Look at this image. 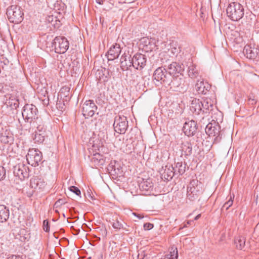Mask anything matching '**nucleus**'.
<instances>
[{"label": "nucleus", "mask_w": 259, "mask_h": 259, "mask_svg": "<svg viewBox=\"0 0 259 259\" xmlns=\"http://www.w3.org/2000/svg\"><path fill=\"white\" fill-rule=\"evenodd\" d=\"M228 17L232 21L240 20L244 14L243 6L239 3L233 2L229 5L227 10Z\"/></svg>", "instance_id": "1"}, {"label": "nucleus", "mask_w": 259, "mask_h": 259, "mask_svg": "<svg viewBox=\"0 0 259 259\" xmlns=\"http://www.w3.org/2000/svg\"><path fill=\"white\" fill-rule=\"evenodd\" d=\"M7 15L12 23L18 24L23 20V13L20 8L16 5L11 6L7 9Z\"/></svg>", "instance_id": "2"}, {"label": "nucleus", "mask_w": 259, "mask_h": 259, "mask_svg": "<svg viewBox=\"0 0 259 259\" xmlns=\"http://www.w3.org/2000/svg\"><path fill=\"white\" fill-rule=\"evenodd\" d=\"M154 79L157 81H160L161 83L165 85H169L172 78V76L168 74L167 70L162 67L157 68L154 72L153 75Z\"/></svg>", "instance_id": "3"}, {"label": "nucleus", "mask_w": 259, "mask_h": 259, "mask_svg": "<svg viewBox=\"0 0 259 259\" xmlns=\"http://www.w3.org/2000/svg\"><path fill=\"white\" fill-rule=\"evenodd\" d=\"M55 51L58 54H64L69 48V43L64 36H56L52 42Z\"/></svg>", "instance_id": "4"}, {"label": "nucleus", "mask_w": 259, "mask_h": 259, "mask_svg": "<svg viewBox=\"0 0 259 259\" xmlns=\"http://www.w3.org/2000/svg\"><path fill=\"white\" fill-rule=\"evenodd\" d=\"M170 82L168 86L175 91H183L186 89L187 84L186 83L185 77L180 74V75L172 76L170 79Z\"/></svg>", "instance_id": "5"}, {"label": "nucleus", "mask_w": 259, "mask_h": 259, "mask_svg": "<svg viewBox=\"0 0 259 259\" xmlns=\"http://www.w3.org/2000/svg\"><path fill=\"white\" fill-rule=\"evenodd\" d=\"M197 180H193L190 183L187 188V197L191 201L196 199L201 192V184H198Z\"/></svg>", "instance_id": "6"}, {"label": "nucleus", "mask_w": 259, "mask_h": 259, "mask_svg": "<svg viewBox=\"0 0 259 259\" xmlns=\"http://www.w3.org/2000/svg\"><path fill=\"white\" fill-rule=\"evenodd\" d=\"M42 155L41 152L36 149H29L26 155L28 163L34 167L38 165L39 163L42 160Z\"/></svg>", "instance_id": "7"}, {"label": "nucleus", "mask_w": 259, "mask_h": 259, "mask_svg": "<svg viewBox=\"0 0 259 259\" xmlns=\"http://www.w3.org/2000/svg\"><path fill=\"white\" fill-rule=\"evenodd\" d=\"M37 113V109L36 107L32 104L25 105L22 111V116L24 119L27 122L35 119Z\"/></svg>", "instance_id": "8"}, {"label": "nucleus", "mask_w": 259, "mask_h": 259, "mask_svg": "<svg viewBox=\"0 0 259 259\" xmlns=\"http://www.w3.org/2000/svg\"><path fill=\"white\" fill-rule=\"evenodd\" d=\"M97 109V106L93 101H86L82 106V114L85 118H88L92 117L95 114Z\"/></svg>", "instance_id": "9"}, {"label": "nucleus", "mask_w": 259, "mask_h": 259, "mask_svg": "<svg viewBox=\"0 0 259 259\" xmlns=\"http://www.w3.org/2000/svg\"><path fill=\"white\" fill-rule=\"evenodd\" d=\"M29 168L28 166L23 162L17 164L14 167V174L18 177L20 180H23L29 176Z\"/></svg>", "instance_id": "10"}, {"label": "nucleus", "mask_w": 259, "mask_h": 259, "mask_svg": "<svg viewBox=\"0 0 259 259\" xmlns=\"http://www.w3.org/2000/svg\"><path fill=\"white\" fill-rule=\"evenodd\" d=\"M147 59L144 55L136 54L132 58L133 67L136 69H142L146 65Z\"/></svg>", "instance_id": "11"}, {"label": "nucleus", "mask_w": 259, "mask_h": 259, "mask_svg": "<svg viewBox=\"0 0 259 259\" xmlns=\"http://www.w3.org/2000/svg\"><path fill=\"white\" fill-rule=\"evenodd\" d=\"M114 130H127L128 121L124 116L118 115L115 117L113 123Z\"/></svg>", "instance_id": "12"}, {"label": "nucleus", "mask_w": 259, "mask_h": 259, "mask_svg": "<svg viewBox=\"0 0 259 259\" xmlns=\"http://www.w3.org/2000/svg\"><path fill=\"white\" fill-rule=\"evenodd\" d=\"M243 53L249 59H255L259 56V49L249 45H246L243 49Z\"/></svg>", "instance_id": "13"}, {"label": "nucleus", "mask_w": 259, "mask_h": 259, "mask_svg": "<svg viewBox=\"0 0 259 259\" xmlns=\"http://www.w3.org/2000/svg\"><path fill=\"white\" fill-rule=\"evenodd\" d=\"M46 185L44 179L39 177H34L30 180V186L35 191H40L44 189Z\"/></svg>", "instance_id": "14"}, {"label": "nucleus", "mask_w": 259, "mask_h": 259, "mask_svg": "<svg viewBox=\"0 0 259 259\" xmlns=\"http://www.w3.org/2000/svg\"><path fill=\"white\" fill-rule=\"evenodd\" d=\"M139 188L144 195H148L147 193L153 189V183L150 179L143 180L139 184Z\"/></svg>", "instance_id": "15"}, {"label": "nucleus", "mask_w": 259, "mask_h": 259, "mask_svg": "<svg viewBox=\"0 0 259 259\" xmlns=\"http://www.w3.org/2000/svg\"><path fill=\"white\" fill-rule=\"evenodd\" d=\"M13 134L10 131H1L0 132V141L4 144H11L14 141Z\"/></svg>", "instance_id": "16"}, {"label": "nucleus", "mask_w": 259, "mask_h": 259, "mask_svg": "<svg viewBox=\"0 0 259 259\" xmlns=\"http://www.w3.org/2000/svg\"><path fill=\"white\" fill-rule=\"evenodd\" d=\"M202 106H203L202 102L199 99H194L192 101L190 109L193 113L198 115L203 110Z\"/></svg>", "instance_id": "17"}, {"label": "nucleus", "mask_w": 259, "mask_h": 259, "mask_svg": "<svg viewBox=\"0 0 259 259\" xmlns=\"http://www.w3.org/2000/svg\"><path fill=\"white\" fill-rule=\"evenodd\" d=\"M208 88V84L205 83V85L203 79L201 78L198 79L195 85V89L198 94H206Z\"/></svg>", "instance_id": "18"}, {"label": "nucleus", "mask_w": 259, "mask_h": 259, "mask_svg": "<svg viewBox=\"0 0 259 259\" xmlns=\"http://www.w3.org/2000/svg\"><path fill=\"white\" fill-rule=\"evenodd\" d=\"M121 52L119 45L116 44L113 45L108 51V59L109 60H113L118 57Z\"/></svg>", "instance_id": "19"}, {"label": "nucleus", "mask_w": 259, "mask_h": 259, "mask_svg": "<svg viewBox=\"0 0 259 259\" xmlns=\"http://www.w3.org/2000/svg\"><path fill=\"white\" fill-rule=\"evenodd\" d=\"M184 70V66L183 64H180L176 62L171 63L168 66L167 71H168V74L171 75L172 74L176 73V72L180 73L181 74Z\"/></svg>", "instance_id": "20"}, {"label": "nucleus", "mask_w": 259, "mask_h": 259, "mask_svg": "<svg viewBox=\"0 0 259 259\" xmlns=\"http://www.w3.org/2000/svg\"><path fill=\"white\" fill-rule=\"evenodd\" d=\"M120 64V67L122 70H127L129 67L133 66L132 59H131V57L125 54L122 55L121 57Z\"/></svg>", "instance_id": "21"}, {"label": "nucleus", "mask_w": 259, "mask_h": 259, "mask_svg": "<svg viewBox=\"0 0 259 259\" xmlns=\"http://www.w3.org/2000/svg\"><path fill=\"white\" fill-rule=\"evenodd\" d=\"M183 125V130H197L198 128L197 123L193 119H184Z\"/></svg>", "instance_id": "22"}, {"label": "nucleus", "mask_w": 259, "mask_h": 259, "mask_svg": "<svg viewBox=\"0 0 259 259\" xmlns=\"http://www.w3.org/2000/svg\"><path fill=\"white\" fill-rule=\"evenodd\" d=\"M224 124L225 123L223 121H221V124H219L218 122L213 119L206 125L205 130H221V128L222 130H226L228 127L224 126Z\"/></svg>", "instance_id": "23"}, {"label": "nucleus", "mask_w": 259, "mask_h": 259, "mask_svg": "<svg viewBox=\"0 0 259 259\" xmlns=\"http://www.w3.org/2000/svg\"><path fill=\"white\" fill-rule=\"evenodd\" d=\"M187 72L189 77L192 79H196L198 77L201 78V76L199 75V72L195 64H190L188 66Z\"/></svg>", "instance_id": "24"}, {"label": "nucleus", "mask_w": 259, "mask_h": 259, "mask_svg": "<svg viewBox=\"0 0 259 259\" xmlns=\"http://www.w3.org/2000/svg\"><path fill=\"white\" fill-rule=\"evenodd\" d=\"M9 209L4 205H0V222H6L9 218Z\"/></svg>", "instance_id": "25"}, {"label": "nucleus", "mask_w": 259, "mask_h": 259, "mask_svg": "<svg viewBox=\"0 0 259 259\" xmlns=\"http://www.w3.org/2000/svg\"><path fill=\"white\" fill-rule=\"evenodd\" d=\"M30 124V128L37 130H42L44 128V123L42 119L40 117H36L35 119L29 122Z\"/></svg>", "instance_id": "26"}, {"label": "nucleus", "mask_w": 259, "mask_h": 259, "mask_svg": "<svg viewBox=\"0 0 259 259\" xmlns=\"http://www.w3.org/2000/svg\"><path fill=\"white\" fill-rule=\"evenodd\" d=\"M178 257L177 248L172 246L170 248L169 252L163 255L161 259H178Z\"/></svg>", "instance_id": "27"}, {"label": "nucleus", "mask_w": 259, "mask_h": 259, "mask_svg": "<svg viewBox=\"0 0 259 259\" xmlns=\"http://www.w3.org/2000/svg\"><path fill=\"white\" fill-rule=\"evenodd\" d=\"M174 169L175 168L171 165L169 166H165V168L162 174V176L167 180L171 179L174 175Z\"/></svg>", "instance_id": "28"}, {"label": "nucleus", "mask_w": 259, "mask_h": 259, "mask_svg": "<svg viewBox=\"0 0 259 259\" xmlns=\"http://www.w3.org/2000/svg\"><path fill=\"white\" fill-rule=\"evenodd\" d=\"M45 131H36L33 134V139L35 143H41L45 140Z\"/></svg>", "instance_id": "29"}, {"label": "nucleus", "mask_w": 259, "mask_h": 259, "mask_svg": "<svg viewBox=\"0 0 259 259\" xmlns=\"http://www.w3.org/2000/svg\"><path fill=\"white\" fill-rule=\"evenodd\" d=\"M91 161L95 166L102 165L104 163L103 156L99 153L94 154L93 157L91 159Z\"/></svg>", "instance_id": "30"}, {"label": "nucleus", "mask_w": 259, "mask_h": 259, "mask_svg": "<svg viewBox=\"0 0 259 259\" xmlns=\"http://www.w3.org/2000/svg\"><path fill=\"white\" fill-rule=\"evenodd\" d=\"M234 244L237 249L242 250L244 247L245 239L244 237L238 236L235 238Z\"/></svg>", "instance_id": "31"}, {"label": "nucleus", "mask_w": 259, "mask_h": 259, "mask_svg": "<svg viewBox=\"0 0 259 259\" xmlns=\"http://www.w3.org/2000/svg\"><path fill=\"white\" fill-rule=\"evenodd\" d=\"M70 88L68 86H64L62 87L58 93V96L60 97L61 98H63L64 99L66 98H69L70 95Z\"/></svg>", "instance_id": "32"}, {"label": "nucleus", "mask_w": 259, "mask_h": 259, "mask_svg": "<svg viewBox=\"0 0 259 259\" xmlns=\"http://www.w3.org/2000/svg\"><path fill=\"white\" fill-rule=\"evenodd\" d=\"M185 165H183L182 162H178L176 163L175 168V170H177L180 175L183 174L185 171Z\"/></svg>", "instance_id": "33"}, {"label": "nucleus", "mask_w": 259, "mask_h": 259, "mask_svg": "<svg viewBox=\"0 0 259 259\" xmlns=\"http://www.w3.org/2000/svg\"><path fill=\"white\" fill-rule=\"evenodd\" d=\"M112 226L113 228L117 230H120L123 228V225L121 221L116 218L115 222L112 223Z\"/></svg>", "instance_id": "34"}, {"label": "nucleus", "mask_w": 259, "mask_h": 259, "mask_svg": "<svg viewBox=\"0 0 259 259\" xmlns=\"http://www.w3.org/2000/svg\"><path fill=\"white\" fill-rule=\"evenodd\" d=\"M203 106H202V108L203 110L202 111L203 112H207V111L211 110L212 108V105L210 103L209 104L208 102L204 101L202 102Z\"/></svg>", "instance_id": "35"}, {"label": "nucleus", "mask_w": 259, "mask_h": 259, "mask_svg": "<svg viewBox=\"0 0 259 259\" xmlns=\"http://www.w3.org/2000/svg\"><path fill=\"white\" fill-rule=\"evenodd\" d=\"M123 152L128 154L132 152L133 146L132 143L127 144L122 147Z\"/></svg>", "instance_id": "36"}, {"label": "nucleus", "mask_w": 259, "mask_h": 259, "mask_svg": "<svg viewBox=\"0 0 259 259\" xmlns=\"http://www.w3.org/2000/svg\"><path fill=\"white\" fill-rule=\"evenodd\" d=\"M231 196H230L229 199L224 204L223 206V209L225 208L226 210H227L233 204V200Z\"/></svg>", "instance_id": "37"}, {"label": "nucleus", "mask_w": 259, "mask_h": 259, "mask_svg": "<svg viewBox=\"0 0 259 259\" xmlns=\"http://www.w3.org/2000/svg\"><path fill=\"white\" fill-rule=\"evenodd\" d=\"M69 190L75 193L76 195L80 197L81 192L80 190L75 186H71L69 187Z\"/></svg>", "instance_id": "38"}, {"label": "nucleus", "mask_w": 259, "mask_h": 259, "mask_svg": "<svg viewBox=\"0 0 259 259\" xmlns=\"http://www.w3.org/2000/svg\"><path fill=\"white\" fill-rule=\"evenodd\" d=\"M6 177V170L3 166H0V181L3 180Z\"/></svg>", "instance_id": "39"}, {"label": "nucleus", "mask_w": 259, "mask_h": 259, "mask_svg": "<svg viewBox=\"0 0 259 259\" xmlns=\"http://www.w3.org/2000/svg\"><path fill=\"white\" fill-rule=\"evenodd\" d=\"M43 229L46 232H49L50 230V226L49 222L47 220H44L43 222Z\"/></svg>", "instance_id": "40"}, {"label": "nucleus", "mask_w": 259, "mask_h": 259, "mask_svg": "<svg viewBox=\"0 0 259 259\" xmlns=\"http://www.w3.org/2000/svg\"><path fill=\"white\" fill-rule=\"evenodd\" d=\"M153 224L150 223H146L144 224V228L145 230H150L153 228Z\"/></svg>", "instance_id": "41"}, {"label": "nucleus", "mask_w": 259, "mask_h": 259, "mask_svg": "<svg viewBox=\"0 0 259 259\" xmlns=\"http://www.w3.org/2000/svg\"><path fill=\"white\" fill-rule=\"evenodd\" d=\"M181 51L180 47H172L171 48V52L173 55H177Z\"/></svg>", "instance_id": "42"}, {"label": "nucleus", "mask_w": 259, "mask_h": 259, "mask_svg": "<svg viewBox=\"0 0 259 259\" xmlns=\"http://www.w3.org/2000/svg\"><path fill=\"white\" fill-rule=\"evenodd\" d=\"M196 131H184V134L188 137L193 136L195 134Z\"/></svg>", "instance_id": "43"}, {"label": "nucleus", "mask_w": 259, "mask_h": 259, "mask_svg": "<svg viewBox=\"0 0 259 259\" xmlns=\"http://www.w3.org/2000/svg\"><path fill=\"white\" fill-rule=\"evenodd\" d=\"M65 202L63 199H60L58 200L55 203V205L56 207H58L59 206L62 205L63 204H65Z\"/></svg>", "instance_id": "44"}, {"label": "nucleus", "mask_w": 259, "mask_h": 259, "mask_svg": "<svg viewBox=\"0 0 259 259\" xmlns=\"http://www.w3.org/2000/svg\"><path fill=\"white\" fill-rule=\"evenodd\" d=\"M7 259H22V258L20 256L12 255L11 256L9 257Z\"/></svg>", "instance_id": "45"}, {"label": "nucleus", "mask_w": 259, "mask_h": 259, "mask_svg": "<svg viewBox=\"0 0 259 259\" xmlns=\"http://www.w3.org/2000/svg\"><path fill=\"white\" fill-rule=\"evenodd\" d=\"M12 101H14L15 102H14V106L13 107H12V108L14 107V108H16L18 105V104L17 103V101L16 100H12ZM10 106H12V104H10Z\"/></svg>", "instance_id": "46"}, {"label": "nucleus", "mask_w": 259, "mask_h": 259, "mask_svg": "<svg viewBox=\"0 0 259 259\" xmlns=\"http://www.w3.org/2000/svg\"><path fill=\"white\" fill-rule=\"evenodd\" d=\"M109 2L110 4L111 5V7H110L109 8V9H107V10H111V9H112V7H113V5H114V3L112 2V0H109Z\"/></svg>", "instance_id": "47"}, {"label": "nucleus", "mask_w": 259, "mask_h": 259, "mask_svg": "<svg viewBox=\"0 0 259 259\" xmlns=\"http://www.w3.org/2000/svg\"><path fill=\"white\" fill-rule=\"evenodd\" d=\"M249 103L251 104L255 103V101L254 99H251L250 97L248 99Z\"/></svg>", "instance_id": "48"}, {"label": "nucleus", "mask_w": 259, "mask_h": 259, "mask_svg": "<svg viewBox=\"0 0 259 259\" xmlns=\"http://www.w3.org/2000/svg\"><path fill=\"white\" fill-rule=\"evenodd\" d=\"M104 1V0H96V3L99 5H103Z\"/></svg>", "instance_id": "49"}, {"label": "nucleus", "mask_w": 259, "mask_h": 259, "mask_svg": "<svg viewBox=\"0 0 259 259\" xmlns=\"http://www.w3.org/2000/svg\"><path fill=\"white\" fill-rule=\"evenodd\" d=\"M193 222V221H188L186 224H185L183 228L187 227L188 225H191V223Z\"/></svg>", "instance_id": "50"}, {"label": "nucleus", "mask_w": 259, "mask_h": 259, "mask_svg": "<svg viewBox=\"0 0 259 259\" xmlns=\"http://www.w3.org/2000/svg\"><path fill=\"white\" fill-rule=\"evenodd\" d=\"M213 131H210V130H208V131H205V132L206 134L208 135H210V134H212V132H213Z\"/></svg>", "instance_id": "51"}, {"label": "nucleus", "mask_w": 259, "mask_h": 259, "mask_svg": "<svg viewBox=\"0 0 259 259\" xmlns=\"http://www.w3.org/2000/svg\"><path fill=\"white\" fill-rule=\"evenodd\" d=\"M200 217H201V214H198L197 215H196L195 217V218H194V220H198L200 218Z\"/></svg>", "instance_id": "52"}, {"label": "nucleus", "mask_w": 259, "mask_h": 259, "mask_svg": "<svg viewBox=\"0 0 259 259\" xmlns=\"http://www.w3.org/2000/svg\"><path fill=\"white\" fill-rule=\"evenodd\" d=\"M134 214L136 216H137L139 219L143 218V217H142L140 214H136L135 213H134Z\"/></svg>", "instance_id": "53"}, {"label": "nucleus", "mask_w": 259, "mask_h": 259, "mask_svg": "<svg viewBox=\"0 0 259 259\" xmlns=\"http://www.w3.org/2000/svg\"><path fill=\"white\" fill-rule=\"evenodd\" d=\"M120 132H117V133L119 134H120L125 133V131L120 130Z\"/></svg>", "instance_id": "54"}]
</instances>
